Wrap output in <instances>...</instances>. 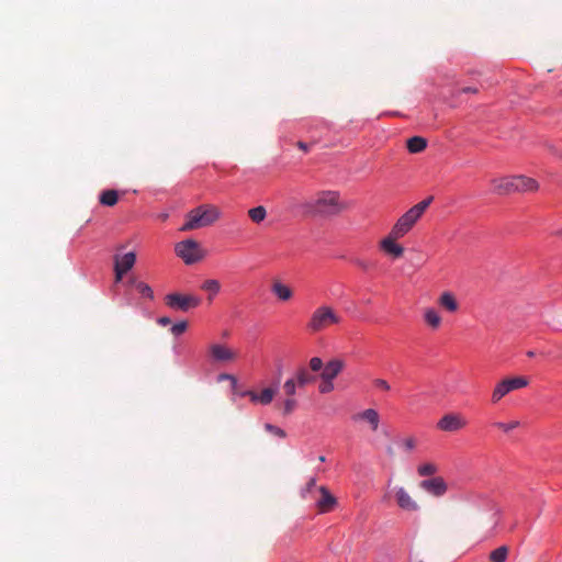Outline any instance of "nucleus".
<instances>
[{
  "label": "nucleus",
  "instance_id": "obj_10",
  "mask_svg": "<svg viewBox=\"0 0 562 562\" xmlns=\"http://www.w3.org/2000/svg\"><path fill=\"white\" fill-rule=\"evenodd\" d=\"M319 497L316 499L318 513L325 514L331 512L337 505V498L325 486L317 488Z\"/></svg>",
  "mask_w": 562,
  "mask_h": 562
},
{
  "label": "nucleus",
  "instance_id": "obj_9",
  "mask_svg": "<svg viewBox=\"0 0 562 562\" xmlns=\"http://www.w3.org/2000/svg\"><path fill=\"white\" fill-rule=\"evenodd\" d=\"M400 238L401 237H393V233L390 232L386 237L380 240V249L393 259L401 258L404 255V247L396 243Z\"/></svg>",
  "mask_w": 562,
  "mask_h": 562
},
{
  "label": "nucleus",
  "instance_id": "obj_40",
  "mask_svg": "<svg viewBox=\"0 0 562 562\" xmlns=\"http://www.w3.org/2000/svg\"><path fill=\"white\" fill-rule=\"evenodd\" d=\"M403 446L407 451H412L416 447V441L413 437H409L403 441Z\"/></svg>",
  "mask_w": 562,
  "mask_h": 562
},
{
  "label": "nucleus",
  "instance_id": "obj_12",
  "mask_svg": "<svg viewBox=\"0 0 562 562\" xmlns=\"http://www.w3.org/2000/svg\"><path fill=\"white\" fill-rule=\"evenodd\" d=\"M493 192L498 195H507L516 192L515 176L495 178L491 181Z\"/></svg>",
  "mask_w": 562,
  "mask_h": 562
},
{
  "label": "nucleus",
  "instance_id": "obj_26",
  "mask_svg": "<svg viewBox=\"0 0 562 562\" xmlns=\"http://www.w3.org/2000/svg\"><path fill=\"white\" fill-rule=\"evenodd\" d=\"M201 289L209 292V300L212 301L213 296L220 292L221 283L215 279H207L203 282Z\"/></svg>",
  "mask_w": 562,
  "mask_h": 562
},
{
  "label": "nucleus",
  "instance_id": "obj_36",
  "mask_svg": "<svg viewBox=\"0 0 562 562\" xmlns=\"http://www.w3.org/2000/svg\"><path fill=\"white\" fill-rule=\"evenodd\" d=\"M265 429L271 434H273L274 436H278L280 438H285L286 434L283 429H281L280 427H277L272 424H266L265 425Z\"/></svg>",
  "mask_w": 562,
  "mask_h": 562
},
{
  "label": "nucleus",
  "instance_id": "obj_50",
  "mask_svg": "<svg viewBox=\"0 0 562 562\" xmlns=\"http://www.w3.org/2000/svg\"><path fill=\"white\" fill-rule=\"evenodd\" d=\"M319 461H321V462H324V461H325V457H324V456H321V457H319Z\"/></svg>",
  "mask_w": 562,
  "mask_h": 562
},
{
  "label": "nucleus",
  "instance_id": "obj_23",
  "mask_svg": "<svg viewBox=\"0 0 562 562\" xmlns=\"http://www.w3.org/2000/svg\"><path fill=\"white\" fill-rule=\"evenodd\" d=\"M424 321L432 329H438L441 325V316L432 307L425 308Z\"/></svg>",
  "mask_w": 562,
  "mask_h": 562
},
{
  "label": "nucleus",
  "instance_id": "obj_18",
  "mask_svg": "<svg viewBox=\"0 0 562 562\" xmlns=\"http://www.w3.org/2000/svg\"><path fill=\"white\" fill-rule=\"evenodd\" d=\"M397 505L407 512H415L418 509L417 503L411 497L404 487H398L395 493Z\"/></svg>",
  "mask_w": 562,
  "mask_h": 562
},
{
  "label": "nucleus",
  "instance_id": "obj_17",
  "mask_svg": "<svg viewBox=\"0 0 562 562\" xmlns=\"http://www.w3.org/2000/svg\"><path fill=\"white\" fill-rule=\"evenodd\" d=\"M437 303L442 310L449 313H457L460 308V304L456 295L450 291L442 292L439 295Z\"/></svg>",
  "mask_w": 562,
  "mask_h": 562
},
{
  "label": "nucleus",
  "instance_id": "obj_29",
  "mask_svg": "<svg viewBox=\"0 0 562 562\" xmlns=\"http://www.w3.org/2000/svg\"><path fill=\"white\" fill-rule=\"evenodd\" d=\"M437 471H438V467L435 463H430V462L420 464L417 468V473L420 476L434 475L435 473H437Z\"/></svg>",
  "mask_w": 562,
  "mask_h": 562
},
{
  "label": "nucleus",
  "instance_id": "obj_47",
  "mask_svg": "<svg viewBox=\"0 0 562 562\" xmlns=\"http://www.w3.org/2000/svg\"><path fill=\"white\" fill-rule=\"evenodd\" d=\"M160 220L166 221L168 218V214L164 213L159 215Z\"/></svg>",
  "mask_w": 562,
  "mask_h": 562
},
{
  "label": "nucleus",
  "instance_id": "obj_49",
  "mask_svg": "<svg viewBox=\"0 0 562 562\" xmlns=\"http://www.w3.org/2000/svg\"><path fill=\"white\" fill-rule=\"evenodd\" d=\"M527 356H528V357H533V356H535V352H533V351H528V352H527Z\"/></svg>",
  "mask_w": 562,
  "mask_h": 562
},
{
  "label": "nucleus",
  "instance_id": "obj_8",
  "mask_svg": "<svg viewBox=\"0 0 562 562\" xmlns=\"http://www.w3.org/2000/svg\"><path fill=\"white\" fill-rule=\"evenodd\" d=\"M467 425V419L460 413H448L438 420L437 428L441 431L456 432Z\"/></svg>",
  "mask_w": 562,
  "mask_h": 562
},
{
  "label": "nucleus",
  "instance_id": "obj_11",
  "mask_svg": "<svg viewBox=\"0 0 562 562\" xmlns=\"http://www.w3.org/2000/svg\"><path fill=\"white\" fill-rule=\"evenodd\" d=\"M211 358L218 362H229L237 358V352L222 344H212L209 348Z\"/></svg>",
  "mask_w": 562,
  "mask_h": 562
},
{
  "label": "nucleus",
  "instance_id": "obj_31",
  "mask_svg": "<svg viewBox=\"0 0 562 562\" xmlns=\"http://www.w3.org/2000/svg\"><path fill=\"white\" fill-rule=\"evenodd\" d=\"M297 406V402L294 397L286 396L282 405V414L288 416L294 412Z\"/></svg>",
  "mask_w": 562,
  "mask_h": 562
},
{
  "label": "nucleus",
  "instance_id": "obj_44",
  "mask_svg": "<svg viewBox=\"0 0 562 562\" xmlns=\"http://www.w3.org/2000/svg\"><path fill=\"white\" fill-rule=\"evenodd\" d=\"M171 323V319L169 317H160L158 319V324L162 325V326H166V325H169Z\"/></svg>",
  "mask_w": 562,
  "mask_h": 562
},
{
  "label": "nucleus",
  "instance_id": "obj_42",
  "mask_svg": "<svg viewBox=\"0 0 562 562\" xmlns=\"http://www.w3.org/2000/svg\"><path fill=\"white\" fill-rule=\"evenodd\" d=\"M114 270H115V281L120 282L122 280L123 276L126 273V271H123L122 269L115 268V267H114Z\"/></svg>",
  "mask_w": 562,
  "mask_h": 562
},
{
  "label": "nucleus",
  "instance_id": "obj_2",
  "mask_svg": "<svg viewBox=\"0 0 562 562\" xmlns=\"http://www.w3.org/2000/svg\"><path fill=\"white\" fill-rule=\"evenodd\" d=\"M222 213L220 209L213 204H202L191 210L186 218V223L180 228L181 232H189L201 227L211 226L220 220Z\"/></svg>",
  "mask_w": 562,
  "mask_h": 562
},
{
  "label": "nucleus",
  "instance_id": "obj_20",
  "mask_svg": "<svg viewBox=\"0 0 562 562\" xmlns=\"http://www.w3.org/2000/svg\"><path fill=\"white\" fill-rule=\"evenodd\" d=\"M293 378L297 381L300 389L313 384L317 379L306 367H300Z\"/></svg>",
  "mask_w": 562,
  "mask_h": 562
},
{
  "label": "nucleus",
  "instance_id": "obj_22",
  "mask_svg": "<svg viewBox=\"0 0 562 562\" xmlns=\"http://www.w3.org/2000/svg\"><path fill=\"white\" fill-rule=\"evenodd\" d=\"M135 260H136L135 252L130 251V252L123 255L122 257L115 256V258H114V261H115L114 266H115V268H120L123 271L127 272L135 265Z\"/></svg>",
  "mask_w": 562,
  "mask_h": 562
},
{
  "label": "nucleus",
  "instance_id": "obj_19",
  "mask_svg": "<svg viewBox=\"0 0 562 562\" xmlns=\"http://www.w3.org/2000/svg\"><path fill=\"white\" fill-rule=\"evenodd\" d=\"M516 192H532L538 189L535 179L525 176H515Z\"/></svg>",
  "mask_w": 562,
  "mask_h": 562
},
{
  "label": "nucleus",
  "instance_id": "obj_16",
  "mask_svg": "<svg viewBox=\"0 0 562 562\" xmlns=\"http://www.w3.org/2000/svg\"><path fill=\"white\" fill-rule=\"evenodd\" d=\"M272 294L281 302H288L293 297V290L283 283L280 279H273L271 282Z\"/></svg>",
  "mask_w": 562,
  "mask_h": 562
},
{
  "label": "nucleus",
  "instance_id": "obj_15",
  "mask_svg": "<svg viewBox=\"0 0 562 562\" xmlns=\"http://www.w3.org/2000/svg\"><path fill=\"white\" fill-rule=\"evenodd\" d=\"M345 368V362L340 359H331L328 361L322 372H321V380H331L334 381L338 374L342 371Z\"/></svg>",
  "mask_w": 562,
  "mask_h": 562
},
{
  "label": "nucleus",
  "instance_id": "obj_46",
  "mask_svg": "<svg viewBox=\"0 0 562 562\" xmlns=\"http://www.w3.org/2000/svg\"><path fill=\"white\" fill-rule=\"evenodd\" d=\"M297 146H299V148L303 149L304 151H306L308 149L307 144H305L303 142H299Z\"/></svg>",
  "mask_w": 562,
  "mask_h": 562
},
{
  "label": "nucleus",
  "instance_id": "obj_45",
  "mask_svg": "<svg viewBox=\"0 0 562 562\" xmlns=\"http://www.w3.org/2000/svg\"><path fill=\"white\" fill-rule=\"evenodd\" d=\"M462 92H465V93H476L477 89L476 88L468 87V88L462 89Z\"/></svg>",
  "mask_w": 562,
  "mask_h": 562
},
{
  "label": "nucleus",
  "instance_id": "obj_13",
  "mask_svg": "<svg viewBox=\"0 0 562 562\" xmlns=\"http://www.w3.org/2000/svg\"><path fill=\"white\" fill-rule=\"evenodd\" d=\"M420 487L435 496H441L447 492V484L440 476L422 481Z\"/></svg>",
  "mask_w": 562,
  "mask_h": 562
},
{
  "label": "nucleus",
  "instance_id": "obj_27",
  "mask_svg": "<svg viewBox=\"0 0 562 562\" xmlns=\"http://www.w3.org/2000/svg\"><path fill=\"white\" fill-rule=\"evenodd\" d=\"M509 548L507 546H501L493 550L488 559L491 562H505L507 560Z\"/></svg>",
  "mask_w": 562,
  "mask_h": 562
},
{
  "label": "nucleus",
  "instance_id": "obj_37",
  "mask_svg": "<svg viewBox=\"0 0 562 562\" xmlns=\"http://www.w3.org/2000/svg\"><path fill=\"white\" fill-rule=\"evenodd\" d=\"M318 390L322 394L330 393L334 390V382L331 380H322Z\"/></svg>",
  "mask_w": 562,
  "mask_h": 562
},
{
  "label": "nucleus",
  "instance_id": "obj_5",
  "mask_svg": "<svg viewBox=\"0 0 562 562\" xmlns=\"http://www.w3.org/2000/svg\"><path fill=\"white\" fill-rule=\"evenodd\" d=\"M175 252L184 263L193 265L205 257V251L194 239L182 240L175 246Z\"/></svg>",
  "mask_w": 562,
  "mask_h": 562
},
{
  "label": "nucleus",
  "instance_id": "obj_4",
  "mask_svg": "<svg viewBox=\"0 0 562 562\" xmlns=\"http://www.w3.org/2000/svg\"><path fill=\"white\" fill-rule=\"evenodd\" d=\"M341 322V317L337 312L329 305H321L313 311L307 323L306 329L312 333H322L331 325H338Z\"/></svg>",
  "mask_w": 562,
  "mask_h": 562
},
{
  "label": "nucleus",
  "instance_id": "obj_39",
  "mask_svg": "<svg viewBox=\"0 0 562 562\" xmlns=\"http://www.w3.org/2000/svg\"><path fill=\"white\" fill-rule=\"evenodd\" d=\"M218 380H220V381H223V380H229V381L232 382V386H233V389H234V390H235V389H236V386H237V380H236V378H235L234 375H232V374H228V373H222V374H220Z\"/></svg>",
  "mask_w": 562,
  "mask_h": 562
},
{
  "label": "nucleus",
  "instance_id": "obj_32",
  "mask_svg": "<svg viewBox=\"0 0 562 562\" xmlns=\"http://www.w3.org/2000/svg\"><path fill=\"white\" fill-rule=\"evenodd\" d=\"M519 425H520V423L518 420H513L510 423L496 422L493 424L494 427L503 430L504 432H509L513 429L519 427Z\"/></svg>",
  "mask_w": 562,
  "mask_h": 562
},
{
  "label": "nucleus",
  "instance_id": "obj_1",
  "mask_svg": "<svg viewBox=\"0 0 562 562\" xmlns=\"http://www.w3.org/2000/svg\"><path fill=\"white\" fill-rule=\"evenodd\" d=\"M304 206L307 213L321 216L337 215L346 207L340 201V194L337 191L318 192Z\"/></svg>",
  "mask_w": 562,
  "mask_h": 562
},
{
  "label": "nucleus",
  "instance_id": "obj_21",
  "mask_svg": "<svg viewBox=\"0 0 562 562\" xmlns=\"http://www.w3.org/2000/svg\"><path fill=\"white\" fill-rule=\"evenodd\" d=\"M353 418L366 420L370 424L373 431H375L379 427L380 416L379 413L373 408H367L363 412L357 414Z\"/></svg>",
  "mask_w": 562,
  "mask_h": 562
},
{
  "label": "nucleus",
  "instance_id": "obj_51",
  "mask_svg": "<svg viewBox=\"0 0 562 562\" xmlns=\"http://www.w3.org/2000/svg\"><path fill=\"white\" fill-rule=\"evenodd\" d=\"M419 562H423V561H419Z\"/></svg>",
  "mask_w": 562,
  "mask_h": 562
},
{
  "label": "nucleus",
  "instance_id": "obj_6",
  "mask_svg": "<svg viewBox=\"0 0 562 562\" xmlns=\"http://www.w3.org/2000/svg\"><path fill=\"white\" fill-rule=\"evenodd\" d=\"M529 383L525 376L507 378L498 382L492 393V402L498 403L508 393L522 389Z\"/></svg>",
  "mask_w": 562,
  "mask_h": 562
},
{
  "label": "nucleus",
  "instance_id": "obj_30",
  "mask_svg": "<svg viewBox=\"0 0 562 562\" xmlns=\"http://www.w3.org/2000/svg\"><path fill=\"white\" fill-rule=\"evenodd\" d=\"M297 387V381L294 378H290L283 384L284 394L286 396L294 397Z\"/></svg>",
  "mask_w": 562,
  "mask_h": 562
},
{
  "label": "nucleus",
  "instance_id": "obj_34",
  "mask_svg": "<svg viewBox=\"0 0 562 562\" xmlns=\"http://www.w3.org/2000/svg\"><path fill=\"white\" fill-rule=\"evenodd\" d=\"M188 328V323L187 322H179L177 324H175L171 328H170V331L172 335L175 336H180L181 334H183Z\"/></svg>",
  "mask_w": 562,
  "mask_h": 562
},
{
  "label": "nucleus",
  "instance_id": "obj_25",
  "mask_svg": "<svg viewBox=\"0 0 562 562\" xmlns=\"http://www.w3.org/2000/svg\"><path fill=\"white\" fill-rule=\"evenodd\" d=\"M119 193L115 190H104L100 196L99 201L102 205L113 206L117 203Z\"/></svg>",
  "mask_w": 562,
  "mask_h": 562
},
{
  "label": "nucleus",
  "instance_id": "obj_14",
  "mask_svg": "<svg viewBox=\"0 0 562 562\" xmlns=\"http://www.w3.org/2000/svg\"><path fill=\"white\" fill-rule=\"evenodd\" d=\"M276 393H277L276 389L267 387V389H263L260 394H258L254 391H244V392H240V395L249 396V398L252 403H260L262 405H268L272 402Z\"/></svg>",
  "mask_w": 562,
  "mask_h": 562
},
{
  "label": "nucleus",
  "instance_id": "obj_48",
  "mask_svg": "<svg viewBox=\"0 0 562 562\" xmlns=\"http://www.w3.org/2000/svg\"><path fill=\"white\" fill-rule=\"evenodd\" d=\"M557 236H562V228L554 233Z\"/></svg>",
  "mask_w": 562,
  "mask_h": 562
},
{
  "label": "nucleus",
  "instance_id": "obj_3",
  "mask_svg": "<svg viewBox=\"0 0 562 562\" xmlns=\"http://www.w3.org/2000/svg\"><path fill=\"white\" fill-rule=\"evenodd\" d=\"M431 201L432 196H429L412 206L408 211H406L393 225L391 229V232L393 233V237L403 238L422 217V215L425 213Z\"/></svg>",
  "mask_w": 562,
  "mask_h": 562
},
{
  "label": "nucleus",
  "instance_id": "obj_43",
  "mask_svg": "<svg viewBox=\"0 0 562 562\" xmlns=\"http://www.w3.org/2000/svg\"><path fill=\"white\" fill-rule=\"evenodd\" d=\"M316 486V480L313 477L306 484V492H311Z\"/></svg>",
  "mask_w": 562,
  "mask_h": 562
},
{
  "label": "nucleus",
  "instance_id": "obj_33",
  "mask_svg": "<svg viewBox=\"0 0 562 562\" xmlns=\"http://www.w3.org/2000/svg\"><path fill=\"white\" fill-rule=\"evenodd\" d=\"M136 289L137 291L143 295V296H146L148 299H153L154 296V293H153V290L151 288L144 283V282H137L136 283Z\"/></svg>",
  "mask_w": 562,
  "mask_h": 562
},
{
  "label": "nucleus",
  "instance_id": "obj_41",
  "mask_svg": "<svg viewBox=\"0 0 562 562\" xmlns=\"http://www.w3.org/2000/svg\"><path fill=\"white\" fill-rule=\"evenodd\" d=\"M355 265H357L359 268H361L362 270H369L371 265L370 262L366 261V260H362V259H355L353 260Z\"/></svg>",
  "mask_w": 562,
  "mask_h": 562
},
{
  "label": "nucleus",
  "instance_id": "obj_38",
  "mask_svg": "<svg viewBox=\"0 0 562 562\" xmlns=\"http://www.w3.org/2000/svg\"><path fill=\"white\" fill-rule=\"evenodd\" d=\"M373 384L376 389H380L382 391H390L391 390V386L389 384V382L384 379H374L373 380Z\"/></svg>",
  "mask_w": 562,
  "mask_h": 562
},
{
  "label": "nucleus",
  "instance_id": "obj_24",
  "mask_svg": "<svg viewBox=\"0 0 562 562\" xmlns=\"http://www.w3.org/2000/svg\"><path fill=\"white\" fill-rule=\"evenodd\" d=\"M406 146L409 153L418 154L426 149L427 139L422 136H413L407 139Z\"/></svg>",
  "mask_w": 562,
  "mask_h": 562
},
{
  "label": "nucleus",
  "instance_id": "obj_28",
  "mask_svg": "<svg viewBox=\"0 0 562 562\" xmlns=\"http://www.w3.org/2000/svg\"><path fill=\"white\" fill-rule=\"evenodd\" d=\"M248 216L254 223L259 224L267 217V210L262 205L252 207L248 210Z\"/></svg>",
  "mask_w": 562,
  "mask_h": 562
},
{
  "label": "nucleus",
  "instance_id": "obj_35",
  "mask_svg": "<svg viewBox=\"0 0 562 562\" xmlns=\"http://www.w3.org/2000/svg\"><path fill=\"white\" fill-rule=\"evenodd\" d=\"M310 369L311 371L313 372H318L321 370H323L324 368V363H323V360L318 357H313L311 360H310Z\"/></svg>",
  "mask_w": 562,
  "mask_h": 562
},
{
  "label": "nucleus",
  "instance_id": "obj_7",
  "mask_svg": "<svg viewBox=\"0 0 562 562\" xmlns=\"http://www.w3.org/2000/svg\"><path fill=\"white\" fill-rule=\"evenodd\" d=\"M165 303L172 310L188 312L201 304V299L192 294L170 293L165 296Z\"/></svg>",
  "mask_w": 562,
  "mask_h": 562
}]
</instances>
